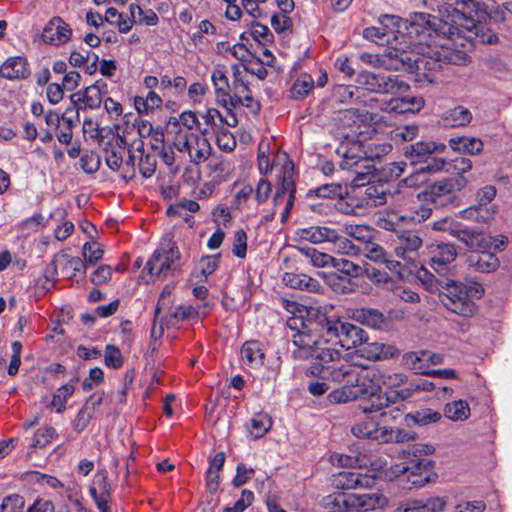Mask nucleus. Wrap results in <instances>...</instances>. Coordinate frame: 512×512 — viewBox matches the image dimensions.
Here are the masks:
<instances>
[{
    "mask_svg": "<svg viewBox=\"0 0 512 512\" xmlns=\"http://www.w3.org/2000/svg\"><path fill=\"white\" fill-rule=\"evenodd\" d=\"M414 423L420 426H426L438 422L442 415L440 412L430 408L421 409L410 415Z\"/></svg>",
    "mask_w": 512,
    "mask_h": 512,
    "instance_id": "nucleus-52",
    "label": "nucleus"
},
{
    "mask_svg": "<svg viewBox=\"0 0 512 512\" xmlns=\"http://www.w3.org/2000/svg\"><path fill=\"white\" fill-rule=\"evenodd\" d=\"M427 172L423 167H420L414 173H411L405 179H403V183L406 187L410 188H418L424 185L428 181Z\"/></svg>",
    "mask_w": 512,
    "mask_h": 512,
    "instance_id": "nucleus-63",
    "label": "nucleus"
},
{
    "mask_svg": "<svg viewBox=\"0 0 512 512\" xmlns=\"http://www.w3.org/2000/svg\"><path fill=\"white\" fill-rule=\"evenodd\" d=\"M380 387L398 388L407 382V376L403 373H388L380 370Z\"/></svg>",
    "mask_w": 512,
    "mask_h": 512,
    "instance_id": "nucleus-56",
    "label": "nucleus"
},
{
    "mask_svg": "<svg viewBox=\"0 0 512 512\" xmlns=\"http://www.w3.org/2000/svg\"><path fill=\"white\" fill-rule=\"evenodd\" d=\"M315 344L317 342L314 338L302 332L292 336L289 350L295 360L314 358L319 361L305 369L306 375L342 384L328 394L331 403H346L374 396L380 391L379 369L356 366L342 357L339 350L330 346H314Z\"/></svg>",
    "mask_w": 512,
    "mask_h": 512,
    "instance_id": "nucleus-2",
    "label": "nucleus"
},
{
    "mask_svg": "<svg viewBox=\"0 0 512 512\" xmlns=\"http://www.w3.org/2000/svg\"><path fill=\"white\" fill-rule=\"evenodd\" d=\"M386 151L385 145L376 147L374 151L369 143L360 141L342 143L337 148L336 152L341 158L339 167L353 175L351 185L360 188L358 195L363 206L375 207L387 202V184L370 181L376 170L375 159Z\"/></svg>",
    "mask_w": 512,
    "mask_h": 512,
    "instance_id": "nucleus-4",
    "label": "nucleus"
},
{
    "mask_svg": "<svg viewBox=\"0 0 512 512\" xmlns=\"http://www.w3.org/2000/svg\"><path fill=\"white\" fill-rule=\"evenodd\" d=\"M353 318L368 327L380 329L385 323V316L377 309L360 308L353 312Z\"/></svg>",
    "mask_w": 512,
    "mask_h": 512,
    "instance_id": "nucleus-32",
    "label": "nucleus"
},
{
    "mask_svg": "<svg viewBox=\"0 0 512 512\" xmlns=\"http://www.w3.org/2000/svg\"><path fill=\"white\" fill-rule=\"evenodd\" d=\"M297 250L313 267L328 268L333 264V256L319 251L314 247L300 246L297 248Z\"/></svg>",
    "mask_w": 512,
    "mask_h": 512,
    "instance_id": "nucleus-31",
    "label": "nucleus"
},
{
    "mask_svg": "<svg viewBox=\"0 0 512 512\" xmlns=\"http://www.w3.org/2000/svg\"><path fill=\"white\" fill-rule=\"evenodd\" d=\"M75 386L67 383L59 387L53 395L51 405L56 408L57 413H62L66 409L67 399L73 395Z\"/></svg>",
    "mask_w": 512,
    "mask_h": 512,
    "instance_id": "nucleus-47",
    "label": "nucleus"
},
{
    "mask_svg": "<svg viewBox=\"0 0 512 512\" xmlns=\"http://www.w3.org/2000/svg\"><path fill=\"white\" fill-rule=\"evenodd\" d=\"M351 432L357 438H367L379 443H399L408 440L407 432L379 426L374 420L368 418L355 423L351 428Z\"/></svg>",
    "mask_w": 512,
    "mask_h": 512,
    "instance_id": "nucleus-10",
    "label": "nucleus"
},
{
    "mask_svg": "<svg viewBox=\"0 0 512 512\" xmlns=\"http://www.w3.org/2000/svg\"><path fill=\"white\" fill-rule=\"evenodd\" d=\"M211 80L214 85V90L219 92L229 91V82L224 70L217 67L213 70Z\"/></svg>",
    "mask_w": 512,
    "mask_h": 512,
    "instance_id": "nucleus-64",
    "label": "nucleus"
},
{
    "mask_svg": "<svg viewBox=\"0 0 512 512\" xmlns=\"http://www.w3.org/2000/svg\"><path fill=\"white\" fill-rule=\"evenodd\" d=\"M104 362L105 365L110 368H120L123 364V361L119 348L114 345H107L105 348Z\"/></svg>",
    "mask_w": 512,
    "mask_h": 512,
    "instance_id": "nucleus-61",
    "label": "nucleus"
},
{
    "mask_svg": "<svg viewBox=\"0 0 512 512\" xmlns=\"http://www.w3.org/2000/svg\"><path fill=\"white\" fill-rule=\"evenodd\" d=\"M283 282L286 286L293 289L305 290L309 292H319L321 284L314 278L306 274L285 273Z\"/></svg>",
    "mask_w": 512,
    "mask_h": 512,
    "instance_id": "nucleus-29",
    "label": "nucleus"
},
{
    "mask_svg": "<svg viewBox=\"0 0 512 512\" xmlns=\"http://www.w3.org/2000/svg\"><path fill=\"white\" fill-rule=\"evenodd\" d=\"M264 357L263 344L257 340L246 341L241 347V362L251 369L260 368L264 363Z\"/></svg>",
    "mask_w": 512,
    "mask_h": 512,
    "instance_id": "nucleus-22",
    "label": "nucleus"
},
{
    "mask_svg": "<svg viewBox=\"0 0 512 512\" xmlns=\"http://www.w3.org/2000/svg\"><path fill=\"white\" fill-rule=\"evenodd\" d=\"M343 187L339 183L323 184L308 192V196H316L321 198L335 199L343 197Z\"/></svg>",
    "mask_w": 512,
    "mask_h": 512,
    "instance_id": "nucleus-46",
    "label": "nucleus"
},
{
    "mask_svg": "<svg viewBox=\"0 0 512 512\" xmlns=\"http://www.w3.org/2000/svg\"><path fill=\"white\" fill-rule=\"evenodd\" d=\"M209 169L213 180L219 183L226 180L231 175L234 166L228 159L214 157L209 162Z\"/></svg>",
    "mask_w": 512,
    "mask_h": 512,
    "instance_id": "nucleus-38",
    "label": "nucleus"
},
{
    "mask_svg": "<svg viewBox=\"0 0 512 512\" xmlns=\"http://www.w3.org/2000/svg\"><path fill=\"white\" fill-rule=\"evenodd\" d=\"M70 100L77 113L80 109H97L102 103L101 90L98 85L93 84L86 87L83 91L72 94Z\"/></svg>",
    "mask_w": 512,
    "mask_h": 512,
    "instance_id": "nucleus-20",
    "label": "nucleus"
},
{
    "mask_svg": "<svg viewBox=\"0 0 512 512\" xmlns=\"http://www.w3.org/2000/svg\"><path fill=\"white\" fill-rule=\"evenodd\" d=\"M451 236L463 243L472 252L490 249L492 246L494 249H501L505 243L504 239H506L502 237V240L498 241L491 236H486L482 231L463 224L451 229Z\"/></svg>",
    "mask_w": 512,
    "mask_h": 512,
    "instance_id": "nucleus-12",
    "label": "nucleus"
},
{
    "mask_svg": "<svg viewBox=\"0 0 512 512\" xmlns=\"http://www.w3.org/2000/svg\"><path fill=\"white\" fill-rule=\"evenodd\" d=\"M407 218V215H400L396 212H388L378 216L377 225L382 229L393 231L396 229V226L399 222L405 221Z\"/></svg>",
    "mask_w": 512,
    "mask_h": 512,
    "instance_id": "nucleus-54",
    "label": "nucleus"
},
{
    "mask_svg": "<svg viewBox=\"0 0 512 512\" xmlns=\"http://www.w3.org/2000/svg\"><path fill=\"white\" fill-rule=\"evenodd\" d=\"M232 252L238 258H245L246 256L247 234L242 229L235 232Z\"/></svg>",
    "mask_w": 512,
    "mask_h": 512,
    "instance_id": "nucleus-62",
    "label": "nucleus"
},
{
    "mask_svg": "<svg viewBox=\"0 0 512 512\" xmlns=\"http://www.w3.org/2000/svg\"><path fill=\"white\" fill-rule=\"evenodd\" d=\"M461 216L464 219L472 220L476 222H488L493 217V212H491L486 207L481 206L480 204L468 207L461 211Z\"/></svg>",
    "mask_w": 512,
    "mask_h": 512,
    "instance_id": "nucleus-49",
    "label": "nucleus"
},
{
    "mask_svg": "<svg viewBox=\"0 0 512 512\" xmlns=\"http://www.w3.org/2000/svg\"><path fill=\"white\" fill-rule=\"evenodd\" d=\"M446 146L442 143L432 141H421L411 144L405 148V154L415 161H421L432 153H441L445 150Z\"/></svg>",
    "mask_w": 512,
    "mask_h": 512,
    "instance_id": "nucleus-30",
    "label": "nucleus"
},
{
    "mask_svg": "<svg viewBox=\"0 0 512 512\" xmlns=\"http://www.w3.org/2000/svg\"><path fill=\"white\" fill-rule=\"evenodd\" d=\"M356 82L368 92L382 95L403 94L410 89V85L400 76L384 72L362 71L357 75Z\"/></svg>",
    "mask_w": 512,
    "mask_h": 512,
    "instance_id": "nucleus-8",
    "label": "nucleus"
},
{
    "mask_svg": "<svg viewBox=\"0 0 512 512\" xmlns=\"http://www.w3.org/2000/svg\"><path fill=\"white\" fill-rule=\"evenodd\" d=\"M326 512H353L350 502V494H333L324 499Z\"/></svg>",
    "mask_w": 512,
    "mask_h": 512,
    "instance_id": "nucleus-40",
    "label": "nucleus"
},
{
    "mask_svg": "<svg viewBox=\"0 0 512 512\" xmlns=\"http://www.w3.org/2000/svg\"><path fill=\"white\" fill-rule=\"evenodd\" d=\"M422 246V239L415 231H404L397 237L395 254L404 260H413L414 254Z\"/></svg>",
    "mask_w": 512,
    "mask_h": 512,
    "instance_id": "nucleus-19",
    "label": "nucleus"
},
{
    "mask_svg": "<svg viewBox=\"0 0 512 512\" xmlns=\"http://www.w3.org/2000/svg\"><path fill=\"white\" fill-rule=\"evenodd\" d=\"M272 426V421L268 415L259 414L250 420L248 431L253 439L264 436Z\"/></svg>",
    "mask_w": 512,
    "mask_h": 512,
    "instance_id": "nucleus-45",
    "label": "nucleus"
},
{
    "mask_svg": "<svg viewBox=\"0 0 512 512\" xmlns=\"http://www.w3.org/2000/svg\"><path fill=\"white\" fill-rule=\"evenodd\" d=\"M469 404L464 400L449 402L444 407V415L451 421H464L470 416Z\"/></svg>",
    "mask_w": 512,
    "mask_h": 512,
    "instance_id": "nucleus-37",
    "label": "nucleus"
},
{
    "mask_svg": "<svg viewBox=\"0 0 512 512\" xmlns=\"http://www.w3.org/2000/svg\"><path fill=\"white\" fill-rule=\"evenodd\" d=\"M430 249V266L440 275H446L451 271V265L457 257V251L453 244H432Z\"/></svg>",
    "mask_w": 512,
    "mask_h": 512,
    "instance_id": "nucleus-16",
    "label": "nucleus"
},
{
    "mask_svg": "<svg viewBox=\"0 0 512 512\" xmlns=\"http://www.w3.org/2000/svg\"><path fill=\"white\" fill-rule=\"evenodd\" d=\"M173 146L180 154L187 155L189 162L200 165L208 160L212 147L207 137L202 132L177 130Z\"/></svg>",
    "mask_w": 512,
    "mask_h": 512,
    "instance_id": "nucleus-7",
    "label": "nucleus"
},
{
    "mask_svg": "<svg viewBox=\"0 0 512 512\" xmlns=\"http://www.w3.org/2000/svg\"><path fill=\"white\" fill-rule=\"evenodd\" d=\"M177 123L180 125L178 130H189L196 131L200 122L197 118V115L193 111H184L179 115Z\"/></svg>",
    "mask_w": 512,
    "mask_h": 512,
    "instance_id": "nucleus-60",
    "label": "nucleus"
},
{
    "mask_svg": "<svg viewBox=\"0 0 512 512\" xmlns=\"http://www.w3.org/2000/svg\"><path fill=\"white\" fill-rule=\"evenodd\" d=\"M179 258L180 252L174 245H162L154 251L144 271L148 270L151 276H155L158 279L164 278L175 269L174 264Z\"/></svg>",
    "mask_w": 512,
    "mask_h": 512,
    "instance_id": "nucleus-13",
    "label": "nucleus"
},
{
    "mask_svg": "<svg viewBox=\"0 0 512 512\" xmlns=\"http://www.w3.org/2000/svg\"><path fill=\"white\" fill-rule=\"evenodd\" d=\"M449 146L454 150L471 155L478 154L483 150V142L474 137H456L449 140Z\"/></svg>",
    "mask_w": 512,
    "mask_h": 512,
    "instance_id": "nucleus-35",
    "label": "nucleus"
},
{
    "mask_svg": "<svg viewBox=\"0 0 512 512\" xmlns=\"http://www.w3.org/2000/svg\"><path fill=\"white\" fill-rule=\"evenodd\" d=\"M456 6L444 5L439 9L442 26L440 31L448 39L433 47L421 43L399 42L388 47L382 55V65L389 70L414 72L441 68V64L467 65L470 57L461 49L455 48L450 39L463 31L476 28L475 14L480 9L477 0H456Z\"/></svg>",
    "mask_w": 512,
    "mask_h": 512,
    "instance_id": "nucleus-1",
    "label": "nucleus"
},
{
    "mask_svg": "<svg viewBox=\"0 0 512 512\" xmlns=\"http://www.w3.org/2000/svg\"><path fill=\"white\" fill-rule=\"evenodd\" d=\"M85 263L95 264L103 257V250L97 242H86L82 248Z\"/></svg>",
    "mask_w": 512,
    "mask_h": 512,
    "instance_id": "nucleus-55",
    "label": "nucleus"
},
{
    "mask_svg": "<svg viewBox=\"0 0 512 512\" xmlns=\"http://www.w3.org/2000/svg\"><path fill=\"white\" fill-rule=\"evenodd\" d=\"M435 448L428 443H416L411 448L399 454L400 461L387 465L382 459H372L371 456L351 450L350 454H333L331 462L342 467L364 468L368 464L372 470L379 473V477L393 481L398 480L403 488H422L429 483L436 482L438 475L433 470L434 461L427 458L433 454Z\"/></svg>",
    "mask_w": 512,
    "mask_h": 512,
    "instance_id": "nucleus-3",
    "label": "nucleus"
},
{
    "mask_svg": "<svg viewBox=\"0 0 512 512\" xmlns=\"http://www.w3.org/2000/svg\"><path fill=\"white\" fill-rule=\"evenodd\" d=\"M475 253L469 256L468 262L476 271L490 273L499 267L498 258L489 249H483V251H476Z\"/></svg>",
    "mask_w": 512,
    "mask_h": 512,
    "instance_id": "nucleus-28",
    "label": "nucleus"
},
{
    "mask_svg": "<svg viewBox=\"0 0 512 512\" xmlns=\"http://www.w3.org/2000/svg\"><path fill=\"white\" fill-rule=\"evenodd\" d=\"M329 243L333 244L335 252L342 255L356 256L361 252L358 246L354 245L348 238L340 235L336 229L333 230Z\"/></svg>",
    "mask_w": 512,
    "mask_h": 512,
    "instance_id": "nucleus-42",
    "label": "nucleus"
},
{
    "mask_svg": "<svg viewBox=\"0 0 512 512\" xmlns=\"http://www.w3.org/2000/svg\"><path fill=\"white\" fill-rule=\"evenodd\" d=\"M434 384L423 378H414L408 382V385L404 388H400V401H404L412 397L419 391H432Z\"/></svg>",
    "mask_w": 512,
    "mask_h": 512,
    "instance_id": "nucleus-43",
    "label": "nucleus"
},
{
    "mask_svg": "<svg viewBox=\"0 0 512 512\" xmlns=\"http://www.w3.org/2000/svg\"><path fill=\"white\" fill-rule=\"evenodd\" d=\"M362 252L366 258L376 263H381L386 260V252L384 249L372 240L363 247Z\"/></svg>",
    "mask_w": 512,
    "mask_h": 512,
    "instance_id": "nucleus-57",
    "label": "nucleus"
},
{
    "mask_svg": "<svg viewBox=\"0 0 512 512\" xmlns=\"http://www.w3.org/2000/svg\"><path fill=\"white\" fill-rule=\"evenodd\" d=\"M128 159L125 161L122 177L125 180H131L136 174V161L140 174L144 178H150L156 170V155L146 153L144 142L141 139H135L128 144Z\"/></svg>",
    "mask_w": 512,
    "mask_h": 512,
    "instance_id": "nucleus-9",
    "label": "nucleus"
},
{
    "mask_svg": "<svg viewBox=\"0 0 512 512\" xmlns=\"http://www.w3.org/2000/svg\"><path fill=\"white\" fill-rule=\"evenodd\" d=\"M350 502L353 511L366 512L384 507L388 500L378 492L373 493H352L350 494Z\"/></svg>",
    "mask_w": 512,
    "mask_h": 512,
    "instance_id": "nucleus-21",
    "label": "nucleus"
},
{
    "mask_svg": "<svg viewBox=\"0 0 512 512\" xmlns=\"http://www.w3.org/2000/svg\"><path fill=\"white\" fill-rule=\"evenodd\" d=\"M105 21L110 25L116 26L120 33H128L136 20L130 15V17H124L116 8L110 7L105 12Z\"/></svg>",
    "mask_w": 512,
    "mask_h": 512,
    "instance_id": "nucleus-36",
    "label": "nucleus"
},
{
    "mask_svg": "<svg viewBox=\"0 0 512 512\" xmlns=\"http://www.w3.org/2000/svg\"><path fill=\"white\" fill-rule=\"evenodd\" d=\"M301 318L302 315L291 317L288 320L289 327L296 329V334L305 332L310 335L316 340L317 346H330L338 350L336 348L338 345L341 348L349 350L364 344L367 339V334L362 328L349 322H344L339 318L328 316H324L323 320L320 321L322 325V339H320L316 335L306 331L307 326ZM294 335L295 333L293 336ZM314 346H316V344Z\"/></svg>",
    "mask_w": 512,
    "mask_h": 512,
    "instance_id": "nucleus-5",
    "label": "nucleus"
},
{
    "mask_svg": "<svg viewBox=\"0 0 512 512\" xmlns=\"http://www.w3.org/2000/svg\"><path fill=\"white\" fill-rule=\"evenodd\" d=\"M427 351H411L402 356V365L410 370L415 371L417 374L426 375L428 364L426 360Z\"/></svg>",
    "mask_w": 512,
    "mask_h": 512,
    "instance_id": "nucleus-34",
    "label": "nucleus"
},
{
    "mask_svg": "<svg viewBox=\"0 0 512 512\" xmlns=\"http://www.w3.org/2000/svg\"><path fill=\"white\" fill-rule=\"evenodd\" d=\"M333 230L328 226H310L299 230L298 235L301 239L313 244H321L330 241Z\"/></svg>",
    "mask_w": 512,
    "mask_h": 512,
    "instance_id": "nucleus-33",
    "label": "nucleus"
},
{
    "mask_svg": "<svg viewBox=\"0 0 512 512\" xmlns=\"http://www.w3.org/2000/svg\"><path fill=\"white\" fill-rule=\"evenodd\" d=\"M216 144L220 150L231 152L236 147V139L229 130L223 129L216 135Z\"/></svg>",
    "mask_w": 512,
    "mask_h": 512,
    "instance_id": "nucleus-58",
    "label": "nucleus"
},
{
    "mask_svg": "<svg viewBox=\"0 0 512 512\" xmlns=\"http://www.w3.org/2000/svg\"><path fill=\"white\" fill-rule=\"evenodd\" d=\"M314 80L309 74L300 75L290 89V96L294 100H302L309 95L314 87Z\"/></svg>",
    "mask_w": 512,
    "mask_h": 512,
    "instance_id": "nucleus-41",
    "label": "nucleus"
},
{
    "mask_svg": "<svg viewBox=\"0 0 512 512\" xmlns=\"http://www.w3.org/2000/svg\"><path fill=\"white\" fill-rule=\"evenodd\" d=\"M295 192L296 187L292 173L290 171H285L276 190V193L286 197V204L281 215L282 222H285L289 217L290 211L294 205Z\"/></svg>",
    "mask_w": 512,
    "mask_h": 512,
    "instance_id": "nucleus-26",
    "label": "nucleus"
},
{
    "mask_svg": "<svg viewBox=\"0 0 512 512\" xmlns=\"http://www.w3.org/2000/svg\"><path fill=\"white\" fill-rule=\"evenodd\" d=\"M331 267L335 268L339 273L343 274L345 277H358L360 276L362 271V268L359 265L343 258L333 257V264Z\"/></svg>",
    "mask_w": 512,
    "mask_h": 512,
    "instance_id": "nucleus-51",
    "label": "nucleus"
},
{
    "mask_svg": "<svg viewBox=\"0 0 512 512\" xmlns=\"http://www.w3.org/2000/svg\"><path fill=\"white\" fill-rule=\"evenodd\" d=\"M369 401L360 405L361 410L365 414L381 413L384 409L388 408L391 404L400 401V391L392 390L384 394L376 393L374 396H369Z\"/></svg>",
    "mask_w": 512,
    "mask_h": 512,
    "instance_id": "nucleus-23",
    "label": "nucleus"
},
{
    "mask_svg": "<svg viewBox=\"0 0 512 512\" xmlns=\"http://www.w3.org/2000/svg\"><path fill=\"white\" fill-rule=\"evenodd\" d=\"M0 74L7 79H22L30 74L27 61L22 57H11L0 67Z\"/></svg>",
    "mask_w": 512,
    "mask_h": 512,
    "instance_id": "nucleus-27",
    "label": "nucleus"
},
{
    "mask_svg": "<svg viewBox=\"0 0 512 512\" xmlns=\"http://www.w3.org/2000/svg\"><path fill=\"white\" fill-rule=\"evenodd\" d=\"M439 284L444 289L440 293V299L447 309L464 317H471L476 313L474 299H479L484 294V288L479 282L467 281L463 284L447 279Z\"/></svg>",
    "mask_w": 512,
    "mask_h": 512,
    "instance_id": "nucleus-6",
    "label": "nucleus"
},
{
    "mask_svg": "<svg viewBox=\"0 0 512 512\" xmlns=\"http://www.w3.org/2000/svg\"><path fill=\"white\" fill-rule=\"evenodd\" d=\"M447 500L444 497L434 496L423 499H413L401 506L403 512H442L445 510Z\"/></svg>",
    "mask_w": 512,
    "mask_h": 512,
    "instance_id": "nucleus-24",
    "label": "nucleus"
},
{
    "mask_svg": "<svg viewBox=\"0 0 512 512\" xmlns=\"http://www.w3.org/2000/svg\"><path fill=\"white\" fill-rule=\"evenodd\" d=\"M57 436L55 428L47 426L42 430H38L32 439V448H43L47 446Z\"/></svg>",
    "mask_w": 512,
    "mask_h": 512,
    "instance_id": "nucleus-53",
    "label": "nucleus"
},
{
    "mask_svg": "<svg viewBox=\"0 0 512 512\" xmlns=\"http://www.w3.org/2000/svg\"><path fill=\"white\" fill-rule=\"evenodd\" d=\"M111 492L112 487L109 482L108 472L106 469H98L93 476L89 493L93 498L99 512L111 511Z\"/></svg>",
    "mask_w": 512,
    "mask_h": 512,
    "instance_id": "nucleus-14",
    "label": "nucleus"
},
{
    "mask_svg": "<svg viewBox=\"0 0 512 512\" xmlns=\"http://www.w3.org/2000/svg\"><path fill=\"white\" fill-rule=\"evenodd\" d=\"M425 105L422 96H405L402 98H391L386 102L385 110L396 113H416Z\"/></svg>",
    "mask_w": 512,
    "mask_h": 512,
    "instance_id": "nucleus-25",
    "label": "nucleus"
},
{
    "mask_svg": "<svg viewBox=\"0 0 512 512\" xmlns=\"http://www.w3.org/2000/svg\"><path fill=\"white\" fill-rule=\"evenodd\" d=\"M254 500V494L250 490H243L240 498L232 505L223 508L222 512H243Z\"/></svg>",
    "mask_w": 512,
    "mask_h": 512,
    "instance_id": "nucleus-59",
    "label": "nucleus"
},
{
    "mask_svg": "<svg viewBox=\"0 0 512 512\" xmlns=\"http://www.w3.org/2000/svg\"><path fill=\"white\" fill-rule=\"evenodd\" d=\"M467 184L468 180L464 176L458 175L444 178L429 187V195L435 204L458 206L460 198L456 193L464 189Z\"/></svg>",
    "mask_w": 512,
    "mask_h": 512,
    "instance_id": "nucleus-11",
    "label": "nucleus"
},
{
    "mask_svg": "<svg viewBox=\"0 0 512 512\" xmlns=\"http://www.w3.org/2000/svg\"><path fill=\"white\" fill-rule=\"evenodd\" d=\"M485 66L489 73L498 79H507L510 75L509 66L500 58L490 57L485 59Z\"/></svg>",
    "mask_w": 512,
    "mask_h": 512,
    "instance_id": "nucleus-50",
    "label": "nucleus"
},
{
    "mask_svg": "<svg viewBox=\"0 0 512 512\" xmlns=\"http://www.w3.org/2000/svg\"><path fill=\"white\" fill-rule=\"evenodd\" d=\"M367 466L372 467L370 464ZM369 472L361 473L359 471L343 470L333 476V485L339 489H357V488H368L375 484V478L379 477V473L375 472L370 468Z\"/></svg>",
    "mask_w": 512,
    "mask_h": 512,
    "instance_id": "nucleus-15",
    "label": "nucleus"
},
{
    "mask_svg": "<svg viewBox=\"0 0 512 512\" xmlns=\"http://www.w3.org/2000/svg\"><path fill=\"white\" fill-rule=\"evenodd\" d=\"M128 148L124 136L116 135L108 141L104 147V158L108 167L113 171L124 168L123 156Z\"/></svg>",
    "mask_w": 512,
    "mask_h": 512,
    "instance_id": "nucleus-18",
    "label": "nucleus"
},
{
    "mask_svg": "<svg viewBox=\"0 0 512 512\" xmlns=\"http://www.w3.org/2000/svg\"><path fill=\"white\" fill-rule=\"evenodd\" d=\"M341 231L353 237L355 240L362 242L364 246L373 240V230L366 225L343 224Z\"/></svg>",
    "mask_w": 512,
    "mask_h": 512,
    "instance_id": "nucleus-44",
    "label": "nucleus"
},
{
    "mask_svg": "<svg viewBox=\"0 0 512 512\" xmlns=\"http://www.w3.org/2000/svg\"><path fill=\"white\" fill-rule=\"evenodd\" d=\"M72 29L60 17H53L44 27L42 39L45 43L51 45H62L70 40Z\"/></svg>",
    "mask_w": 512,
    "mask_h": 512,
    "instance_id": "nucleus-17",
    "label": "nucleus"
},
{
    "mask_svg": "<svg viewBox=\"0 0 512 512\" xmlns=\"http://www.w3.org/2000/svg\"><path fill=\"white\" fill-rule=\"evenodd\" d=\"M443 120L452 127L465 126L472 120V114L464 106H456L445 113Z\"/></svg>",
    "mask_w": 512,
    "mask_h": 512,
    "instance_id": "nucleus-39",
    "label": "nucleus"
},
{
    "mask_svg": "<svg viewBox=\"0 0 512 512\" xmlns=\"http://www.w3.org/2000/svg\"><path fill=\"white\" fill-rule=\"evenodd\" d=\"M161 105L162 99L154 91H149L145 98H135V107L140 113H147L149 110L159 108Z\"/></svg>",
    "mask_w": 512,
    "mask_h": 512,
    "instance_id": "nucleus-48",
    "label": "nucleus"
}]
</instances>
